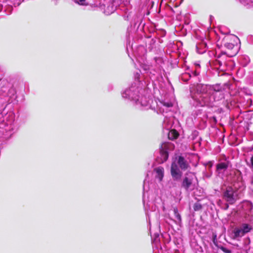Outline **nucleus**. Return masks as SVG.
I'll list each match as a JSON object with an SVG mask.
<instances>
[{"instance_id": "nucleus-1", "label": "nucleus", "mask_w": 253, "mask_h": 253, "mask_svg": "<svg viewBox=\"0 0 253 253\" xmlns=\"http://www.w3.org/2000/svg\"><path fill=\"white\" fill-rule=\"evenodd\" d=\"M218 85L198 84L196 86L197 94L193 98L197 102L196 105L201 106H211L212 103L223 97Z\"/></svg>"}, {"instance_id": "nucleus-2", "label": "nucleus", "mask_w": 253, "mask_h": 253, "mask_svg": "<svg viewBox=\"0 0 253 253\" xmlns=\"http://www.w3.org/2000/svg\"><path fill=\"white\" fill-rule=\"evenodd\" d=\"M138 92V88L135 85H132L130 88L126 89L122 93V96L125 98H128L132 100H135L136 104L139 106V108L141 109L147 110L152 108L150 99L148 100L146 97H142L140 100L136 99Z\"/></svg>"}, {"instance_id": "nucleus-3", "label": "nucleus", "mask_w": 253, "mask_h": 253, "mask_svg": "<svg viewBox=\"0 0 253 253\" xmlns=\"http://www.w3.org/2000/svg\"><path fill=\"white\" fill-rule=\"evenodd\" d=\"M253 229L251 225L243 223L239 227H236L233 231V238L238 239L244 236L246 234L250 232Z\"/></svg>"}, {"instance_id": "nucleus-4", "label": "nucleus", "mask_w": 253, "mask_h": 253, "mask_svg": "<svg viewBox=\"0 0 253 253\" xmlns=\"http://www.w3.org/2000/svg\"><path fill=\"white\" fill-rule=\"evenodd\" d=\"M238 38L237 37L234 36V35H228L224 37L223 39V42L224 45L225 47H226L228 49L233 50V51L231 53H229V55L230 56H233L235 55L237 53V47L235 48L234 44L232 42H231V41H235L237 40H238Z\"/></svg>"}, {"instance_id": "nucleus-5", "label": "nucleus", "mask_w": 253, "mask_h": 253, "mask_svg": "<svg viewBox=\"0 0 253 253\" xmlns=\"http://www.w3.org/2000/svg\"><path fill=\"white\" fill-rule=\"evenodd\" d=\"M196 177L192 172H188L186 174L182 184V186L186 190H192L195 187V182Z\"/></svg>"}, {"instance_id": "nucleus-6", "label": "nucleus", "mask_w": 253, "mask_h": 253, "mask_svg": "<svg viewBox=\"0 0 253 253\" xmlns=\"http://www.w3.org/2000/svg\"><path fill=\"white\" fill-rule=\"evenodd\" d=\"M174 145L171 143H163L160 149V155L161 156V162L162 163L166 161L169 157V151L174 149Z\"/></svg>"}, {"instance_id": "nucleus-7", "label": "nucleus", "mask_w": 253, "mask_h": 253, "mask_svg": "<svg viewBox=\"0 0 253 253\" xmlns=\"http://www.w3.org/2000/svg\"><path fill=\"white\" fill-rule=\"evenodd\" d=\"M171 174L174 180H179L182 176V172L178 168L177 164L173 162L171 164L170 169Z\"/></svg>"}, {"instance_id": "nucleus-8", "label": "nucleus", "mask_w": 253, "mask_h": 253, "mask_svg": "<svg viewBox=\"0 0 253 253\" xmlns=\"http://www.w3.org/2000/svg\"><path fill=\"white\" fill-rule=\"evenodd\" d=\"M224 198L230 204H233L235 201V196L233 189L232 187H227L224 193Z\"/></svg>"}, {"instance_id": "nucleus-9", "label": "nucleus", "mask_w": 253, "mask_h": 253, "mask_svg": "<svg viewBox=\"0 0 253 253\" xmlns=\"http://www.w3.org/2000/svg\"><path fill=\"white\" fill-rule=\"evenodd\" d=\"M199 72L197 71H191V72H185L181 75V79L184 82L188 81L192 76H197L199 75Z\"/></svg>"}, {"instance_id": "nucleus-10", "label": "nucleus", "mask_w": 253, "mask_h": 253, "mask_svg": "<svg viewBox=\"0 0 253 253\" xmlns=\"http://www.w3.org/2000/svg\"><path fill=\"white\" fill-rule=\"evenodd\" d=\"M209 64L211 67H213L214 69L222 70L223 69L221 68V66L225 64V63L224 62H222L221 60L219 59H216L213 61H210L209 62Z\"/></svg>"}, {"instance_id": "nucleus-11", "label": "nucleus", "mask_w": 253, "mask_h": 253, "mask_svg": "<svg viewBox=\"0 0 253 253\" xmlns=\"http://www.w3.org/2000/svg\"><path fill=\"white\" fill-rule=\"evenodd\" d=\"M154 171L156 172L155 177L158 179L159 181H161L164 175V169L161 167L156 168L154 169Z\"/></svg>"}, {"instance_id": "nucleus-12", "label": "nucleus", "mask_w": 253, "mask_h": 253, "mask_svg": "<svg viewBox=\"0 0 253 253\" xmlns=\"http://www.w3.org/2000/svg\"><path fill=\"white\" fill-rule=\"evenodd\" d=\"M177 163L181 169L185 170L189 167V164L187 161L181 156L178 157Z\"/></svg>"}, {"instance_id": "nucleus-13", "label": "nucleus", "mask_w": 253, "mask_h": 253, "mask_svg": "<svg viewBox=\"0 0 253 253\" xmlns=\"http://www.w3.org/2000/svg\"><path fill=\"white\" fill-rule=\"evenodd\" d=\"M228 167V162H221L216 165V171L218 174L224 171Z\"/></svg>"}, {"instance_id": "nucleus-14", "label": "nucleus", "mask_w": 253, "mask_h": 253, "mask_svg": "<svg viewBox=\"0 0 253 253\" xmlns=\"http://www.w3.org/2000/svg\"><path fill=\"white\" fill-rule=\"evenodd\" d=\"M178 132L175 129L170 130L168 133V137L170 140H173L177 138L178 136Z\"/></svg>"}, {"instance_id": "nucleus-15", "label": "nucleus", "mask_w": 253, "mask_h": 253, "mask_svg": "<svg viewBox=\"0 0 253 253\" xmlns=\"http://www.w3.org/2000/svg\"><path fill=\"white\" fill-rule=\"evenodd\" d=\"M173 212L175 215V217L176 219L175 222L178 223H180L181 222V217L180 214L178 212V211L177 208H173Z\"/></svg>"}, {"instance_id": "nucleus-16", "label": "nucleus", "mask_w": 253, "mask_h": 253, "mask_svg": "<svg viewBox=\"0 0 253 253\" xmlns=\"http://www.w3.org/2000/svg\"><path fill=\"white\" fill-rule=\"evenodd\" d=\"M164 126L167 129H169L171 127V124L169 122L168 118H166L164 121Z\"/></svg>"}, {"instance_id": "nucleus-17", "label": "nucleus", "mask_w": 253, "mask_h": 253, "mask_svg": "<svg viewBox=\"0 0 253 253\" xmlns=\"http://www.w3.org/2000/svg\"><path fill=\"white\" fill-rule=\"evenodd\" d=\"M115 8L114 6L111 4V6H108V7L105 9V13L107 15H109L114 12Z\"/></svg>"}, {"instance_id": "nucleus-18", "label": "nucleus", "mask_w": 253, "mask_h": 253, "mask_svg": "<svg viewBox=\"0 0 253 253\" xmlns=\"http://www.w3.org/2000/svg\"><path fill=\"white\" fill-rule=\"evenodd\" d=\"M193 208L195 211H199L202 209V206L200 204L197 203L194 204Z\"/></svg>"}, {"instance_id": "nucleus-19", "label": "nucleus", "mask_w": 253, "mask_h": 253, "mask_svg": "<svg viewBox=\"0 0 253 253\" xmlns=\"http://www.w3.org/2000/svg\"><path fill=\"white\" fill-rule=\"evenodd\" d=\"M238 172V174H239V176L238 177V180L240 182V184L239 185V187H241L242 185H243V182H242V177L241 176V173L239 171Z\"/></svg>"}, {"instance_id": "nucleus-20", "label": "nucleus", "mask_w": 253, "mask_h": 253, "mask_svg": "<svg viewBox=\"0 0 253 253\" xmlns=\"http://www.w3.org/2000/svg\"><path fill=\"white\" fill-rule=\"evenodd\" d=\"M247 165L252 169H253V156L251 158L250 161L248 162L247 160H246Z\"/></svg>"}, {"instance_id": "nucleus-21", "label": "nucleus", "mask_w": 253, "mask_h": 253, "mask_svg": "<svg viewBox=\"0 0 253 253\" xmlns=\"http://www.w3.org/2000/svg\"><path fill=\"white\" fill-rule=\"evenodd\" d=\"M161 104L163 105V107L167 108L171 107L172 106V104L171 102H161Z\"/></svg>"}, {"instance_id": "nucleus-22", "label": "nucleus", "mask_w": 253, "mask_h": 253, "mask_svg": "<svg viewBox=\"0 0 253 253\" xmlns=\"http://www.w3.org/2000/svg\"><path fill=\"white\" fill-rule=\"evenodd\" d=\"M75 2L80 5H85V0H73Z\"/></svg>"}, {"instance_id": "nucleus-23", "label": "nucleus", "mask_w": 253, "mask_h": 253, "mask_svg": "<svg viewBox=\"0 0 253 253\" xmlns=\"http://www.w3.org/2000/svg\"><path fill=\"white\" fill-rule=\"evenodd\" d=\"M219 249L225 253H231V251L230 250L227 249V248L223 246H221L220 247H219Z\"/></svg>"}, {"instance_id": "nucleus-24", "label": "nucleus", "mask_w": 253, "mask_h": 253, "mask_svg": "<svg viewBox=\"0 0 253 253\" xmlns=\"http://www.w3.org/2000/svg\"><path fill=\"white\" fill-rule=\"evenodd\" d=\"M142 68L144 69V71H146L147 73H148V70H150V67L147 65H142Z\"/></svg>"}, {"instance_id": "nucleus-25", "label": "nucleus", "mask_w": 253, "mask_h": 253, "mask_svg": "<svg viewBox=\"0 0 253 253\" xmlns=\"http://www.w3.org/2000/svg\"><path fill=\"white\" fill-rule=\"evenodd\" d=\"M248 40L249 42H250L252 44H253V36L248 37Z\"/></svg>"}, {"instance_id": "nucleus-26", "label": "nucleus", "mask_w": 253, "mask_h": 253, "mask_svg": "<svg viewBox=\"0 0 253 253\" xmlns=\"http://www.w3.org/2000/svg\"><path fill=\"white\" fill-rule=\"evenodd\" d=\"M146 179L144 181V185H143V190L144 191H147V188H146Z\"/></svg>"}, {"instance_id": "nucleus-27", "label": "nucleus", "mask_w": 253, "mask_h": 253, "mask_svg": "<svg viewBox=\"0 0 253 253\" xmlns=\"http://www.w3.org/2000/svg\"><path fill=\"white\" fill-rule=\"evenodd\" d=\"M140 76V74L139 73H136L135 75H134V77H135V78L136 79H138L139 78V76Z\"/></svg>"}, {"instance_id": "nucleus-28", "label": "nucleus", "mask_w": 253, "mask_h": 253, "mask_svg": "<svg viewBox=\"0 0 253 253\" xmlns=\"http://www.w3.org/2000/svg\"><path fill=\"white\" fill-rule=\"evenodd\" d=\"M215 239H216V235L214 236V237L213 239V242L214 244H215Z\"/></svg>"}]
</instances>
